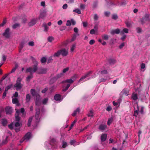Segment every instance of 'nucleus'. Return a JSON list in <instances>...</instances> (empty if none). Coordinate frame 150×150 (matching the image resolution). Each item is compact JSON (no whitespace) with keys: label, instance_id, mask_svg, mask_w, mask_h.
<instances>
[{"label":"nucleus","instance_id":"1","mask_svg":"<svg viewBox=\"0 0 150 150\" xmlns=\"http://www.w3.org/2000/svg\"><path fill=\"white\" fill-rule=\"evenodd\" d=\"M45 144L47 145L46 148L48 149H52L53 150H56L57 147V145L55 142V140L53 138H52L50 143L46 142Z\"/></svg>","mask_w":150,"mask_h":150},{"label":"nucleus","instance_id":"2","mask_svg":"<svg viewBox=\"0 0 150 150\" xmlns=\"http://www.w3.org/2000/svg\"><path fill=\"white\" fill-rule=\"evenodd\" d=\"M30 93L33 96L36 97V100L35 104L36 106H38L40 104V96L37 93L35 90L34 89H31L30 90Z\"/></svg>","mask_w":150,"mask_h":150},{"label":"nucleus","instance_id":"3","mask_svg":"<svg viewBox=\"0 0 150 150\" xmlns=\"http://www.w3.org/2000/svg\"><path fill=\"white\" fill-rule=\"evenodd\" d=\"M38 63L35 61V65L33 67H30L27 68L26 69V72H29L30 74H33V73L35 72L38 69L37 65Z\"/></svg>","mask_w":150,"mask_h":150},{"label":"nucleus","instance_id":"4","mask_svg":"<svg viewBox=\"0 0 150 150\" xmlns=\"http://www.w3.org/2000/svg\"><path fill=\"white\" fill-rule=\"evenodd\" d=\"M16 113L15 114L16 120L17 122H19L20 120V117L18 116L19 114L21 112L23 113L22 116H23H23H24L25 115H24L23 113L25 111L24 109L23 108H21L20 111L19 110H16Z\"/></svg>","mask_w":150,"mask_h":150},{"label":"nucleus","instance_id":"5","mask_svg":"<svg viewBox=\"0 0 150 150\" xmlns=\"http://www.w3.org/2000/svg\"><path fill=\"white\" fill-rule=\"evenodd\" d=\"M10 29L9 28H7L6 29L4 32L3 33V36L5 38H9L10 37L11 33L10 32Z\"/></svg>","mask_w":150,"mask_h":150},{"label":"nucleus","instance_id":"6","mask_svg":"<svg viewBox=\"0 0 150 150\" xmlns=\"http://www.w3.org/2000/svg\"><path fill=\"white\" fill-rule=\"evenodd\" d=\"M36 113L35 115V117L36 119V122L37 123H38L40 121V118L39 117V114L40 110L39 108L37 107L36 108Z\"/></svg>","mask_w":150,"mask_h":150},{"label":"nucleus","instance_id":"7","mask_svg":"<svg viewBox=\"0 0 150 150\" xmlns=\"http://www.w3.org/2000/svg\"><path fill=\"white\" fill-rule=\"evenodd\" d=\"M92 73V72L91 71H90L87 73L84 76H82L79 80V82L81 81H86V80H84V79H86L88 77H89L90 76V75H91Z\"/></svg>","mask_w":150,"mask_h":150},{"label":"nucleus","instance_id":"8","mask_svg":"<svg viewBox=\"0 0 150 150\" xmlns=\"http://www.w3.org/2000/svg\"><path fill=\"white\" fill-rule=\"evenodd\" d=\"M47 16V11L45 10H42L41 11L40 14L39 16V18H43Z\"/></svg>","mask_w":150,"mask_h":150},{"label":"nucleus","instance_id":"9","mask_svg":"<svg viewBox=\"0 0 150 150\" xmlns=\"http://www.w3.org/2000/svg\"><path fill=\"white\" fill-rule=\"evenodd\" d=\"M149 15L146 14L144 18L141 19V23L143 24L144 23L145 21H149Z\"/></svg>","mask_w":150,"mask_h":150},{"label":"nucleus","instance_id":"10","mask_svg":"<svg viewBox=\"0 0 150 150\" xmlns=\"http://www.w3.org/2000/svg\"><path fill=\"white\" fill-rule=\"evenodd\" d=\"M61 54L63 56H67L68 54V50L65 49H63L60 50Z\"/></svg>","mask_w":150,"mask_h":150},{"label":"nucleus","instance_id":"11","mask_svg":"<svg viewBox=\"0 0 150 150\" xmlns=\"http://www.w3.org/2000/svg\"><path fill=\"white\" fill-rule=\"evenodd\" d=\"M5 111L6 114H11L12 112V109L10 107H7L5 108Z\"/></svg>","mask_w":150,"mask_h":150},{"label":"nucleus","instance_id":"12","mask_svg":"<svg viewBox=\"0 0 150 150\" xmlns=\"http://www.w3.org/2000/svg\"><path fill=\"white\" fill-rule=\"evenodd\" d=\"M14 86L16 88L17 90H18L21 89L22 87V85L21 83L16 82L14 85Z\"/></svg>","mask_w":150,"mask_h":150},{"label":"nucleus","instance_id":"13","mask_svg":"<svg viewBox=\"0 0 150 150\" xmlns=\"http://www.w3.org/2000/svg\"><path fill=\"white\" fill-rule=\"evenodd\" d=\"M37 19L34 18L32 19L30 22L28 23V25L29 26H33L36 23Z\"/></svg>","mask_w":150,"mask_h":150},{"label":"nucleus","instance_id":"14","mask_svg":"<svg viewBox=\"0 0 150 150\" xmlns=\"http://www.w3.org/2000/svg\"><path fill=\"white\" fill-rule=\"evenodd\" d=\"M54 99L56 101H61L62 100L61 96L59 94H57L55 95L54 97Z\"/></svg>","mask_w":150,"mask_h":150},{"label":"nucleus","instance_id":"15","mask_svg":"<svg viewBox=\"0 0 150 150\" xmlns=\"http://www.w3.org/2000/svg\"><path fill=\"white\" fill-rule=\"evenodd\" d=\"M31 134L30 132L27 133L24 137V140H27L29 139L31 137Z\"/></svg>","mask_w":150,"mask_h":150},{"label":"nucleus","instance_id":"16","mask_svg":"<svg viewBox=\"0 0 150 150\" xmlns=\"http://www.w3.org/2000/svg\"><path fill=\"white\" fill-rule=\"evenodd\" d=\"M47 71V69L46 68H41L38 71V74H45Z\"/></svg>","mask_w":150,"mask_h":150},{"label":"nucleus","instance_id":"17","mask_svg":"<svg viewBox=\"0 0 150 150\" xmlns=\"http://www.w3.org/2000/svg\"><path fill=\"white\" fill-rule=\"evenodd\" d=\"M120 32V29L118 28H117L115 30H112L110 32V33L112 35H114L115 34H119Z\"/></svg>","mask_w":150,"mask_h":150},{"label":"nucleus","instance_id":"18","mask_svg":"<svg viewBox=\"0 0 150 150\" xmlns=\"http://www.w3.org/2000/svg\"><path fill=\"white\" fill-rule=\"evenodd\" d=\"M132 98L134 100H137L138 98L137 94L135 93H133L132 95Z\"/></svg>","mask_w":150,"mask_h":150},{"label":"nucleus","instance_id":"19","mask_svg":"<svg viewBox=\"0 0 150 150\" xmlns=\"http://www.w3.org/2000/svg\"><path fill=\"white\" fill-rule=\"evenodd\" d=\"M106 127V126L105 125H101L99 127V129L101 131L104 130Z\"/></svg>","mask_w":150,"mask_h":150},{"label":"nucleus","instance_id":"20","mask_svg":"<svg viewBox=\"0 0 150 150\" xmlns=\"http://www.w3.org/2000/svg\"><path fill=\"white\" fill-rule=\"evenodd\" d=\"M107 138V135L106 134H103L101 136V139L102 141L104 142L105 141Z\"/></svg>","mask_w":150,"mask_h":150},{"label":"nucleus","instance_id":"21","mask_svg":"<svg viewBox=\"0 0 150 150\" xmlns=\"http://www.w3.org/2000/svg\"><path fill=\"white\" fill-rule=\"evenodd\" d=\"M125 23L127 27L128 28L130 27L133 23L132 22L128 21H126Z\"/></svg>","mask_w":150,"mask_h":150},{"label":"nucleus","instance_id":"22","mask_svg":"<svg viewBox=\"0 0 150 150\" xmlns=\"http://www.w3.org/2000/svg\"><path fill=\"white\" fill-rule=\"evenodd\" d=\"M80 112V109L79 108H77L76 110H74V112L72 114V115L73 116H75L77 113H79Z\"/></svg>","mask_w":150,"mask_h":150},{"label":"nucleus","instance_id":"23","mask_svg":"<svg viewBox=\"0 0 150 150\" xmlns=\"http://www.w3.org/2000/svg\"><path fill=\"white\" fill-rule=\"evenodd\" d=\"M31 96L29 94L26 95L25 100L27 103L29 102L30 100Z\"/></svg>","mask_w":150,"mask_h":150},{"label":"nucleus","instance_id":"24","mask_svg":"<svg viewBox=\"0 0 150 150\" xmlns=\"http://www.w3.org/2000/svg\"><path fill=\"white\" fill-rule=\"evenodd\" d=\"M74 81H73V80L71 79H67L66 80L62 81V83H64L65 82L71 83H72Z\"/></svg>","mask_w":150,"mask_h":150},{"label":"nucleus","instance_id":"25","mask_svg":"<svg viewBox=\"0 0 150 150\" xmlns=\"http://www.w3.org/2000/svg\"><path fill=\"white\" fill-rule=\"evenodd\" d=\"M70 144L74 146H76L79 144H76V142L75 140H72L70 142Z\"/></svg>","mask_w":150,"mask_h":150},{"label":"nucleus","instance_id":"26","mask_svg":"<svg viewBox=\"0 0 150 150\" xmlns=\"http://www.w3.org/2000/svg\"><path fill=\"white\" fill-rule=\"evenodd\" d=\"M108 62L110 64H113L116 62V60L115 59H109Z\"/></svg>","mask_w":150,"mask_h":150},{"label":"nucleus","instance_id":"27","mask_svg":"<svg viewBox=\"0 0 150 150\" xmlns=\"http://www.w3.org/2000/svg\"><path fill=\"white\" fill-rule=\"evenodd\" d=\"M20 25L19 23H16L14 24L12 26V28L13 29H15L16 28L19 27Z\"/></svg>","mask_w":150,"mask_h":150},{"label":"nucleus","instance_id":"28","mask_svg":"<svg viewBox=\"0 0 150 150\" xmlns=\"http://www.w3.org/2000/svg\"><path fill=\"white\" fill-rule=\"evenodd\" d=\"M73 12H75L78 14H81V12L79 8H76L73 11Z\"/></svg>","mask_w":150,"mask_h":150},{"label":"nucleus","instance_id":"29","mask_svg":"<svg viewBox=\"0 0 150 150\" xmlns=\"http://www.w3.org/2000/svg\"><path fill=\"white\" fill-rule=\"evenodd\" d=\"M1 124L3 126H6L7 124V120L4 119H3L2 121Z\"/></svg>","mask_w":150,"mask_h":150},{"label":"nucleus","instance_id":"30","mask_svg":"<svg viewBox=\"0 0 150 150\" xmlns=\"http://www.w3.org/2000/svg\"><path fill=\"white\" fill-rule=\"evenodd\" d=\"M61 54L60 50L58 51L57 52L55 53L54 55V57H58Z\"/></svg>","mask_w":150,"mask_h":150},{"label":"nucleus","instance_id":"31","mask_svg":"<svg viewBox=\"0 0 150 150\" xmlns=\"http://www.w3.org/2000/svg\"><path fill=\"white\" fill-rule=\"evenodd\" d=\"M78 78V75L75 74L71 77V79L74 81L77 78Z\"/></svg>","mask_w":150,"mask_h":150},{"label":"nucleus","instance_id":"32","mask_svg":"<svg viewBox=\"0 0 150 150\" xmlns=\"http://www.w3.org/2000/svg\"><path fill=\"white\" fill-rule=\"evenodd\" d=\"M43 26L44 28V30L45 31L47 32L48 31V27L47 26L46 24L44 23L43 24Z\"/></svg>","mask_w":150,"mask_h":150},{"label":"nucleus","instance_id":"33","mask_svg":"<svg viewBox=\"0 0 150 150\" xmlns=\"http://www.w3.org/2000/svg\"><path fill=\"white\" fill-rule=\"evenodd\" d=\"M113 121V118L112 117H111L110 118H109L107 122V124L108 125H110L111 123Z\"/></svg>","mask_w":150,"mask_h":150},{"label":"nucleus","instance_id":"34","mask_svg":"<svg viewBox=\"0 0 150 150\" xmlns=\"http://www.w3.org/2000/svg\"><path fill=\"white\" fill-rule=\"evenodd\" d=\"M102 38L103 39L106 40L108 39L109 36L108 35L104 34L102 36Z\"/></svg>","mask_w":150,"mask_h":150},{"label":"nucleus","instance_id":"35","mask_svg":"<svg viewBox=\"0 0 150 150\" xmlns=\"http://www.w3.org/2000/svg\"><path fill=\"white\" fill-rule=\"evenodd\" d=\"M76 45L75 44L73 45H72L70 49V51L71 52H74V49L76 48Z\"/></svg>","mask_w":150,"mask_h":150},{"label":"nucleus","instance_id":"36","mask_svg":"<svg viewBox=\"0 0 150 150\" xmlns=\"http://www.w3.org/2000/svg\"><path fill=\"white\" fill-rule=\"evenodd\" d=\"M33 77V74H30V75L28 76L26 78V80L28 81H29L30 79Z\"/></svg>","mask_w":150,"mask_h":150},{"label":"nucleus","instance_id":"37","mask_svg":"<svg viewBox=\"0 0 150 150\" xmlns=\"http://www.w3.org/2000/svg\"><path fill=\"white\" fill-rule=\"evenodd\" d=\"M54 40L53 37L52 36H49L47 38L48 41L50 42H51Z\"/></svg>","mask_w":150,"mask_h":150},{"label":"nucleus","instance_id":"38","mask_svg":"<svg viewBox=\"0 0 150 150\" xmlns=\"http://www.w3.org/2000/svg\"><path fill=\"white\" fill-rule=\"evenodd\" d=\"M48 100V98H45L42 101V103L43 104H46L47 103Z\"/></svg>","mask_w":150,"mask_h":150},{"label":"nucleus","instance_id":"39","mask_svg":"<svg viewBox=\"0 0 150 150\" xmlns=\"http://www.w3.org/2000/svg\"><path fill=\"white\" fill-rule=\"evenodd\" d=\"M137 107L138 108V110H135L134 111V116H137V115L138 114V112H139V107L137 105Z\"/></svg>","mask_w":150,"mask_h":150},{"label":"nucleus","instance_id":"40","mask_svg":"<svg viewBox=\"0 0 150 150\" xmlns=\"http://www.w3.org/2000/svg\"><path fill=\"white\" fill-rule=\"evenodd\" d=\"M46 60H47L46 58L45 57H42L41 58V61L42 63H45L46 62Z\"/></svg>","mask_w":150,"mask_h":150},{"label":"nucleus","instance_id":"41","mask_svg":"<svg viewBox=\"0 0 150 150\" xmlns=\"http://www.w3.org/2000/svg\"><path fill=\"white\" fill-rule=\"evenodd\" d=\"M12 100L13 104H16L18 102V100L16 98H12Z\"/></svg>","mask_w":150,"mask_h":150},{"label":"nucleus","instance_id":"42","mask_svg":"<svg viewBox=\"0 0 150 150\" xmlns=\"http://www.w3.org/2000/svg\"><path fill=\"white\" fill-rule=\"evenodd\" d=\"M26 43V42L25 41H23L21 42L20 44V46L21 47V49H22L23 48Z\"/></svg>","mask_w":150,"mask_h":150},{"label":"nucleus","instance_id":"43","mask_svg":"<svg viewBox=\"0 0 150 150\" xmlns=\"http://www.w3.org/2000/svg\"><path fill=\"white\" fill-rule=\"evenodd\" d=\"M62 144V148H64L66 147L67 145V143L64 141H63Z\"/></svg>","mask_w":150,"mask_h":150},{"label":"nucleus","instance_id":"44","mask_svg":"<svg viewBox=\"0 0 150 150\" xmlns=\"http://www.w3.org/2000/svg\"><path fill=\"white\" fill-rule=\"evenodd\" d=\"M85 7V5L83 4H80V8L81 9L83 10Z\"/></svg>","mask_w":150,"mask_h":150},{"label":"nucleus","instance_id":"45","mask_svg":"<svg viewBox=\"0 0 150 150\" xmlns=\"http://www.w3.org/2000/svg\"><path fill=\"white\" fill-rule=\"evenodd\" d=\"M6 19H4L2 23L0 24L1 27L3 26L6 23Z\"/></svg>","mask_w":150,"mask_h":150},{"label":"nucleus","instance_id":"46","mask_svg":"<svg viewBox=\"0 0 150 150\" xmlns=\"http://www.w3.org/2000/svg\"><path fill=\"white\" fill-rule=\"evenodd\" d=\"M63 75V74L61 73L59 74H57L55 77V78L57 79L60 77H61Z\"/></svg>","mask_w":150,"mask_h":150},{"label":"nucleus","instance_id":"47","mask_svg":"<svg viewBox=\"0 0 150 150\" xmlns=\"http://www.w3.org/2000/svg\"><path fill=\"white\" fill-rule=\"evenodd\" d=\"M128 30H129L128 29L126 28H125L122 31H121V33H122L123 32L125 33H128L129 32Z\"/></svg>","mask_w":150,"mask_h":150},{"label":"nucleus","instance_id":"48","mask_svg":"<svg viewBox=\"0 0 150 150\" xmlns=\"http://www.w3.org/2000/svg\"><path fill=\"white\" fill-rule=\"evenodd\" d=\"M28 45L30 46H33L34 45V42L33 41H30L28 42Z\"/></svg>","mask_w":150,"mask_h":150},{"label":"nucleus","instance_id":"49","mask_svg":"<svg viewBox=\"0 0 150 150\" xmlns=\"http://www.w3.org/2000/svg\"><path fill=\"white\" fill-rule=\"evenodd\" d=\"M12 85H9L7 87H6V88H5V91H7L10 88H11V87H12Z\"/></svg>","mask_w":150,"mask_h":150},{"label":"nucleus","instance_id":"50","mask_svg":"<svg viewBox=\"0 0 150 150\" xmlns=\"http://www.w3.org/2000/svg\"><path fill=\"white\" fill-rule=\"evenodd\" d=\"M88 117H93V113L92 110L90 111L89 113L88 114Z\"/></svg>","mask_w":150,"mask_h":150},{"label":"nucleus","instance_id":"51","mask_svg":"<svg viewBox=\"0 0 150 150\" xmlns=\"http://www.w3.org/2000/svg\"><path fill=\"white\" fill-rule=\"evenodd\" d=\"M76 121H77V120H75L73 121V122L71 124V126L70 127V129H71L72 128V127H73L74 125V124L75 123V122H76Z\"/></svg>","mask_w":150,"mask_h":150},{"label":"nucleus","instance_id":"52","mask_svg":"<svg viewBox=\"0 0 150 150\" xmlns=\"http://www.w3.org/2000/svg\"><path fill=\"white\" fill-rule=\"evenodd\" d=\"M118 18L116 14H113L112 15V18L113 19L116 20Z\"/></svg>","mask_w":150,"mask_h":150},{"label":"nucleus","instance_id":"53","mask_svg":"<svg viewBox=\"0 0 150 150\" xmlns=\"http://www.w3.org/2000/svg\"><path fill=\"white\" fill-rule=\"evenodd\" d=\"M56 88V87L53 86L50 88V92H53L54 91V89Z\"/></svg>","mask_w":150,"mask_h":150},{"label":"nucleus","instance_id":"54","mask_svg":"<svg viewBox=\"0 0 150 150\" xmlns=\"http://www.w3.org/2000/svg\"><path fill=\"white\" fill-rule=\"evenodd\" d=\"M66 25L67 26H69L71 25V22L69 20H68L66 23Z\"/></svg>","mask_w":150,"mask_h":150},{"label":"nucleus","instance_id":"55","mask_svg":"<svg viewBox=\"0 0 150 150\" xmlns=\"http://www.w3.org/2000/svg\"><path fill=\"white\" fill-rule=\"evenodd\" d=\"M107 71L106 70H104L100 72V73L102 74H107Z\"/></svg>","mask_w":150,"mask_h":150},{"label":"nucleus","instance_id":"56","mask_svg":"<svg viewBox=\"0 0 150 150\" xmlns=\"http://www.w3.org/2000/svg\"><path fill=\"white\" fill-rule=\"evenodd\" d=\"M108 79V78H106V79H104V78H102L100 79L99 81V83H100L102 82H105L106 80Z\"/></svg>","mask_w":150,"mask_h":150},{"label":"nucleus","instance_id":"57","mask_svg":"<svg viewBox=\"0 0 150 150\" xmlns=\"http://www.w3.org/2000/svg\"><path fill=\"white\" fill-rule=\"evenodd\" d=\"M52 60V57H49L47 61V63H49Z\"/></svg>","mask_w":150,"mask_h":150},{"label":"nucleus","instance_id":"58","mask_svg":"<svg viewBox=\"0 0 150 150\" xmlns=\"http://www.w3.org/2000/svg\"><path fill=\"white\" fill-rule=\"evenodd\" d=\"M144 107L143 106H142L141 107V109L140 111V113L142 114L143 113V111H144Z\"/></svg>","mask_w":150,"mask_h":150},{"label":"nucleus","instance_id":"59","mask_svg":"<svg viewBox=\"0 0 150 150\" xmlns=\"http://www.w3.org/2000/svg\"><path fill=\"white\" fill-rule=\"evenodd\" d=\"M71 22L72 25H74L76 24L75 21L73 19H71Z\"/></svg>","mask_w":150,"mask_h":150},{"label":"nucleus","instance_id":"60","mask_svg":"<svg viewBox=\"0 0 150 150\" xmlns=\"http://www.w3.org/2000/svg\"><path fill=\"white\" fill-rule=\"evenodd\" d=\"M20 126V124L19 122H16L15 124V126L16 127H18Z\"/></svg>","mask_w":150,"mask_h":150},{"label":"nucleus","instance_id":"61","mask_svg":"<svg viewBox=\"0 0 150 150\" xmlns=\"http://www.w3.org/2000/svg\"><path fill=\"white\" fill-rule=\"evenodd\" d=\"M125 45V43L124 42L120 44L119 46V47L120 49H122Z\"/></svg>","mask_w":150,"mask_h":150},{"label":"nucleus","instance_id":"62","mask_svg":"<svg viewBox=\"0 0 150 150\" xmlns=\"http://www.w3.org/2000/svg\"><path fill=\"white\" fill-rule=\"evenodd\" d=\"M69 69V68L68 67L64 69L63 70V73H65L67 71H68Z\"/></svg>","mask_w":150,"mask_h":150},{"label":"nucleus","instance_id":"63","mask_svg":"<svg viewBox=\"0 0 150 150\" xmlns=\"http://www.w3.org/2000/svg\"><path fill=\"white\" fill-rule=\"evenodd\" d=\"M95 42V40H91L89 41V44L90 45L93 44Z\"/></svg>","mask_w":150,"mask_h":150},{"label":"nucleus","instance_id":"64","mask_svg":"<svg viewBox=\"0 0 150 150\" xmlns=\"http://www.w3.org/2000/svg\"><path fill=\"white\" fill-rule=\"evenodd\" d=\"M111 109L112 108L110 106H108L106 108L107 111H110L111 110Z\"/></svg>","mask_w":150,"mask_h":150}]
</instances>
